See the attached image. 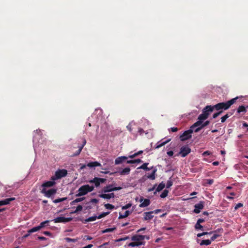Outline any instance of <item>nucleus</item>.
Instances as JSON below:
<instances>
[{
    "mask_svg": "<svg viewBox=\"0 0 248 248\" xmlns=\"http://www.w3.org/2000/svg\"><path fill=\"white\" fill-rule=\"evenodd\" d=\"M170 140V139H169L168 140H166L164 141H158L156 144V146L155 147V149H158L160 148L161 147L165 145L166 144H167L168 142H169Z\"/></svg>",
    "mask_w": 248,
    "mask_h": 248,
    "instance_id": "nucleus-18",
    "label": "nucleus"
},
{
    "mask_svg": "<svg viewBox=\"0 0 248 248\" xmlns=\"http://www.w3.org/2000/svg\"><path fill=\"white\" fill-rule=\"evenodd\" d=\"M219 235L217 234H214L211 238V241H214L216 239H217Z\"/></svg>",
    "mask_w": 248,
    "mask_h": 248,
    "instance_id": "nucleus-48",
    "label": "nucleus"
},
{
    "mask_svg": "<svg viewBox=\"0 0 248 248\" xmlns=\"http://www.w3.org/2000/svg\"><path fill=\"white\" fill-rule=\"evenodd\" d=\"M65 240L67 242H75L77 241L76 239H72L70 238L66 237L65 238Z\"/></svg>",
    "mask_w": 248,
    "mask_h": 248,
    "instance_id": "nucleus-47",
    "label": "nucleus"
},
{
    "mask_svg": "<svg viewBox=\"0 0 248 248\" xmlns=\"http://www.w3.org/2000/svg\"><path fill=\"white\" fill-rule=\"evenodd\" d=\"M43 233L47 236H50L51 234L49 232H47V231L44 232H43Z\"/></svg>",
    "mask_w": 248,
    "mask_h": 248,
    "instance_id": "nucleus-60",
    "label": "nucleus"
},
{
    "mask_svg": "<svg viewBox=\"0 0 248 248\" xmlns=\"http://www.w3.org/2000/svg\"><path fill=\"white\" fill-rule=\"evenodd\" d=\"M130 171V169L129 168H125L124 169H123L122 170L119 172L120 175H127L129 173Z\"/></svg>",
    "mask_w": 248,
    "mask_h": 248,
    "instance_id": "nucleus-24",
    "label": "nucleus"
},
{
    "mask_svg": "<svg viewBox=\"0 0 248 248\" xmlns=\"http://www.w3.org/2000/svg\"><path fill=\"white\" fill-rule=\"evenodd\" d=\"M133 161H134V163H140L142 162L141 160L140 159H135V160H133Z\"/></svg>",
    "mask_w": 248,
    "mask_h": 248,
    "instance_id": "nucleus-61",
    "label": "nucleus"
},
{
    "mask_svg": "<svg viewBox=\"0 0 248 248\" xmlns=\"http://www.w3.org/2000/svg\"><path fill=\"white\" fill-rule=\"evenodd\" d=\"M208 114L203 111L202 113L199 116L198 120H200L202 122L203 120L206 119L208 118Z\"/></svg>",
    "mask_w": 248,
    "mask_h": 248,
    "instance_id": "nucleus-22",
    "label": "nucleus"
},
{
    "mask_svg": "<svg viewBox=\"0 0 248 248\" xmlns=\"http://www.w3.org/2000/svg\"><path fill=\"white\" fill-rule=\"evenodd\" d=\"M82 208H83L82 206L81 205H79L77 207L76 210L74 211L73 213H77L78 211H81L82 210Z\"/></svg>",
    "mask_w": 248,
    "mask_h": 248,
    "instance_id": "nucleus-40",
    "label": "nucleus"
},
{
    "mask_svg": "<svg viewBox=\"0 0 248 248\" xmlns=\"http://www.w3.org/2000/svg\"><path fill=\"white\" fill-rule=\"evenodd\" d=\"M210 153L209 151H205L203 154L202 155L203 156H206L209 155Z\"/></svg>",
    "mask_w": 248,
    "mask_h": 248,
    "instance_id": "nucleus-58",
    "label": "nucleus"
},
{
    "mask_svg": "<svg viewBox=\"0 0 248 248\" xmlns=\"http://www.w3.org/2000/svg\"><path fill=\"white\" fill-rule=\"evenodd\" d=\"M106 181V179L104 178L95 177L92 180L89 181L90 183H94L96 187L98 186L100 183H103Z\"/></svg>",
    "mask_w": 248,
    "mask_h": 248,
    "instance_id": "nucleus-7",
    "label": "nucleus"
},
{
    "mask_svg": "<svg viewBox=\"0 0 248 248\" xmlns=\"http://www.w3.org/2000/svg\"><path fill=\"white\" fill-rule=\"evenodd\" d=\"M122 188L120 186L119 187H115L114 186V191L115 190H121Z\"/></svg>",
    "mask_w": 248,
    "mask_h": 248,
    "instance_id": "nucleus-62",
    "label": "nucleus"
},
{
    "mask_svg": "<svg viewBox=\"0 0 248 248\" xmlns=\"http://www.w3.org/2000/svg\"><path fill=\"white\" fill-rule=\"evenodd\" d=\"M67 198H59L53 201V202L57 203L65 201Z\"/></svg>",
    "mask_w": 248,
    "mask_h": 248,
    "instance_id": "nucleus-37",
    "label": "nucleus"
},
{
    "mask_svg": "<svg viewBox=\"0 0 248 248\" xmlns=\"http://www.w3.org/2000/svg\"><path fill=\"white\" fill-rule=\"evenodd\" d=\"M15 200V198H10L0 201V206L8 204L11 202L14 201ZM4 210V208L0 209V212H2Z\"/></svg>",
    "mask_w": 248,
    "mask_h": 248,
    "instance_id": "nucleus-8",
    "label": "nucleus"
},
{
    "mask_svg": "<svg viewBox=\"0 0 248 248\" xmlns=\"http://www.w3.org/2000/svg\"><path fill=\"white\" fill-rule=\"evenodd\" d=\"M97 218H98V216H93L90 217H88V218L86 219L85 220V221L86 222H90V221H95Z\"/></svg>",
    "mask_w": 248,
    "mask_h": 248,
    "instance_id": "nucleus-30",
    "label": "nucleus"
},
{
    "mask_svg": "<svg viewBox=\"0 0 248 248\" xmlns=\"http://www.w3.org/2000/svg\"><path fill=\"white\" fill-rule=\"evenodd\" d=\"M48 222H49V221H48V220H46V221H43V222H41V223L40 224V225H39V226H38V227H39L40 230L41 228H42L44 227V226H45V224H46V223H47Z\"/></svg>",
    "mask_w": 248,
    "mask_h": 248,
    "instance_id": "nucleus-42",
    "label": "nucleus"
},
{
    "mask_svg": "<svg viewBox=\"0 0 248 248\" xmlns=\"http://www.w3.org/2000/svg\"><path fill=\"white\" fill-rule=\"evenodd\" d=\"M103 191L105 193L109 192L114 191V186L112 185H109L104 187Z\"/></svg>",
    "mask_w": 248,
    "mask_h": 248,
    "instance_id": "nucleus-17",
    "label": "nucleus"
},
{
    "mask_svg": "<svg viewBox=\"0 0 248 248\" xmlns=\"http://www.w3.org/2000/svg\"><path fill=\"white\" fill-rule=\"evenodd\" d=\"M138 132L140 135H141V134H142L144 132V130L142 128L139 127V128H138Z\"/></svg>",
    "mask_w": 248,
    "mask_h": 248,
    "instance_id": "nucleus-53",
    "label": "nucleus"
},
{
    "mask_svg": "<svg viewBox=\"0 0 248 248\" xmlns=\"http://www.w3.org/2000/svg\"><path fill=\"white\" fill-rule=\"evenodd\" d=\"M153 213L154 212L152 211L144 213V219L145 220H150L152 219L154 217V216L153 215Z\"/></svg>",
    "mask_w": 248,
    "mask_h": 248,
    "instance_id": "nucleus-13",
    "label": "nucleus"
},
{
    "mask_svg": "<svg viewBox=\"0 0 248 248\" xmlns=\"http://www.w3.org/2000/svg\"><path fill=\"white\" fill-rule=\"evenodd\" d=\"M193 132V130L191 128L189 130L185 131L180 137L181 140L182 141H185L190 138Z\"/></svg>",
    "mask_w": 248,
    "mask_h": 248,
    "instance_id": "nucleus-4",
    "label": "nucleus"
},
{
    "mask_svg": "<svg viewBox=\"0 0 248 248\" xmlns=\"http://www.w3.org/2000/svg\"><path fill=\"white\" fill-rule=\"evenodd\" d=\"M93 246V245L89 244V245H87V246H85L82 248H91Z\"/></svg>",
    "mask_w": 248,
    "mask_h": 248,
    "instance_id": "nucleus-64",
    "label": "nucleus"
},
{
    "mask_svg": "<svg viewBox=\"0 0 248 248\" xmlns=\"http://www.w3.org/2000/svg\"><path fill=\"white\" fill-rule=\"evenodd\" d=\"M230 116V115H229L228 114L225 115L224 116H223V117H221V121L222 123H224L226 120L229 118V117Z\"/></svg>",
    "mask_w": 248,
    "mask_h": 248,
    "instance_id": "nucleus-45",
    "label": "nucleus"
},
{
    "mask_svg": "<svg viewBox=\"0 0 248 248\" xmlns=\"http://www.w3.org/2000/svg\"><path fill=\"white\" fill-rule=\"evenodd\" d=\"M67 174V171L66 170H59L55 172L54 176L51 177V179L53 181L57 180L65 177Z\"/></svg>",
    "mask_w": 248,
    "mask_h": 248,
    "instance_id": "nucleus-3",
    "label": "nucleus"
},
{
    "mask_svg": "<svg viewBox=\"0 0 248 248\" xmlns=\"http://www.w3.org/2000/svg\"><path fill=\"white\" fill-rule=\"evenodd\" d=\"M133 125H135V124L133 123H130L129 124L126 126L127 129L130 132H132V126Z\"/></svg>",
    "mask_w": 248,
    "mask_h": 248,
    "instance_id": "nucleus-35",
    "label": "nucleus"
},
{
    "mask_svg": "<svg viewBox=\"0 0 248 248\" xmlns=\"http://www.w3.org/2000/svg\"><path fill=\"white\" fill-rule=\"evenodd\" d=\"M99 196L100 198L106 199H110L111 198H114V194L113 193H111L109 194H100Z\"/></svg>",
    "mask_w": 248,
    "mask_h": 248,
    "instance_id": "nucleus-14",
    "label": "nucleus"
},
{
    "mask_svg": "<svg viewBox=\"0 0 248 248\" xmlns=\"http://www.w3.org/2000/svg\"><path fill=\"white\" fill-rule=\"evenodd\" d=\"M204 222V219H199L197 222V223H199V224H201V223Z\"/></svg>",
    "mask_w": 248,
    "mask_h": 248,
    "instance_id": "nucleus-63",
    "label": "nucleus"
},
{
    "mask_svg": "<svg viewBox=\"0 0 248 248\" xmlns=\"http://www.w3.org/2000/svg\"><path fill=\"white\" fill-rule=\"evenodd\" d=\"M170 140V139H169L168 140H166L164 141H158L156 144V146L155 147V149H158L160 148L161 147L165 145L166 144H167L168 142H169Z\"/></svg>",
    "mask_w": 248,
    "mask_h": 248,
    "instance_id": "nucleus-19",
    "label": "nucleus"
},
{
    "mask_svg": "<svg viewBox=\"0 0 248 248\" xmlns=\"http://www.w3.org/2000/svg\"><path fill=\"white\" fill-rule=\"evenodd\" d=\"M131 206V204L130 203H128L125 205L123 207V209H126L127 208H129Z\"/></svg>",
    "mask_w": 248,
    "mask_h": 248,
    "instance_id": "nucleus-50",
    "label": "nucleus"
},
{
    "mask_svg": "<svg viewBox=\"0 0 248 248\" xmlns=\"http://www.w3.org/2000/svg\"><path fill=\"white\" fill-rule=\"evenodd\" d=\"M104 206L107 209L112 210L114 208V206L109 203L105 204Z\"/></svg>",
    "mask_w": 248,
    "mask_h": 248,
    "instance_id": "nucleus-38",
    "label": "nucleus"
},
{
    "mask_svg": "<svg viewBox=\"0 0 248 248\" xmlns=\"http://www.w3.org/2000/svg\"><path fill=\"white\" fill-rule=\"evenodd\" d=\"M129 215V211H126L124 214H120L119 218H123L127 217Z\"/></svg>",
    "mask_w": 248,
    "mask_h": 248,
    "instance_id": "nucleus-31",
    "label": "nucleus"
},
{
    "mask_svg": "<svg viewBox=\"0 0 248 248\" xmlns=\"http://www.w3.org/2000/svg\"><path fill=\"white\" fill-rule=\"evenodd\" d=\"M72 220V218L69 217V218H66L63 217H58L54 219L53 220V221L55 223H59V222H67Z\"/></svg>",
    "mask_w": 248,
    "mask_h": 248,
    "instance_id": "nucleus-10",
    "label": "nucleus"
},
{
    "mask_svg": "<svg viewBox=\"0 0 248 248\" xmlns=\"http://www.w3.org/2000/svg\"><path fill=\"white\" fill-rule=\"evenodd\" d=\"M209 124V121H206L204 124H202L201 127L197 128L195 130H194V131L195 132H198L200 130H201L202 128H203L204 126L207 125Z\"/></svg>",
    "mask_w": 248,
    "mask_h": 248,
    "instance_id": "nucleus-32",
    "label": "nucleus"
},
{
    "mask_svg": "<svg viewBox=\"0 0 248 248\" xmlns=\"http://www.w3.org/2000/svg\"><path fill=\"white\" fill-rule=\"evenodd\" d=\"M238 97H236L227 101V102L219 103L214 106H207L203 109V111L208 113L209 116L210 113L213 111L214 108L217 110L221 109L226 110L228 109L231 105L233 104L236 102V100L238 99Z\"/></svg>",
    "mask_w": 248,
    "mask_h": 248,
    "instance_id": "nucleus-1",
    "label": "nucleus"
},
{
    "mask_svg": "<svg viewBox=\"0 0 248 248\" xmlns=\"http://www.w3.org/2000/svg\"><path fill=\"white\" fill-rule=\"evenodd\" d=\"M195 227V229L197 230L199 229L202 230L203 228L202 226L201 225V224H199V223H196Z\"/></svg>",
    "mask_w": 248,
    "mask_h": 248,
    "instance_id": "nucleus-44",
    "label": "nucleus"
},
{
    "mask_svg": "<svg viewBox=\"0 0 248 248\" xmlns=\"http://www.w3.org/2000/svg\"><path fill=\"white\" fill-rule=\"evenodd\" d=\"M101 166V164L97 161L90 162L87 164V166L90 167V168L98 167V166Z\"/></svg>",
    "mask_w": 248,
    "mask_h": 248,
    "instance_id": "nucleus-21",
    "label": "nucleus"
},
{
    "mask_svg": "<svg viewBox=\"0 0 248 248\" xmlns=\"http://www.w3.org/2000/svg\"><path fill=\"white\" fill-rule=\"evenodd\" d=\"M86 143V140L84 139L83 142V144L81 146L79 147L78 150L77 151V152L73 155V156L78 155L80 154L81 152L83 147Z\"/></svg>",
    "mask_w": 248,
    "mask_h": 248,
    "instance_id": "nucleus-23",
    "label": "nucleus"
},
{
    "mask_svg": "<svg viewBox=\"0 0 248 248\" xmlns=\"http://www.w3.org/2000/svg\"><path fill=\"white\" fill-rule=\"evenodd\" d=\"M137 155H138V154H137L136 153L134 154L133 155H129V157L131 158H134L135 157L137 156Z\"/></svg>",
    "mask_w": 248,
    "mask_h": 248,
    "instance_id": "nucleus-55",
    "label": "nucleus"
},
{
    "mask_svg": "<svg viewBox=\"0 0 248 248\" xmlns=\"http://www.w3.org/2000/svg\"><path fill=\"white\" fill-rule=\"evenodd\" d=\"M246 108L244 106H240L237 109V112L238 113L246 112Z\"/></svg>",
    "mask_w": 248,
    "mask_h": 248,
    "instance_id": "nucleus-36",
    "label": "nucleus"
},
{
    "mask_svg": "<svg viewBox=\"0 0 248 248\" xmlns=\"http://www.w3.org/2000/svg\"><path fill=\"white\" fill-rule=\"evenodd\" d=\"M203 202H201L199 203L196 204L195 205V209L194 210V212L198 214L200 212L201 210L203 208Z\"/></svg>",
    "mask_w": 248,
    "mask_h": 248,
    "instance_id": "nucleus-12",
    "label": "nucleus"
},
{
    "mask_svg": "<svg viewBox=\"0 0 248 248\" xmlns=\"http://www.w3.org/2000/svg\"><path fill=\"white\" fill-rule=\"evenodd\" d=\"M202 122L200 120H199L197 122H196L195 123H194L191 127L190 128L193 130V131H194V130H195L197 128L201 127L202 125Z\"/></svg>",
    "mask_w": 248,
    "mask_h": 248,
    "instance_id": "nucleus-15",
    "label": "nucleus"
},
{
    "mask_svg": "<svg viewBox=\"0 0 248 248\" xmlns=\"http://www.w3.org/2000/svg\"><path fill=\"white\" fill-rule=\"evenodd\" d=\"M39 230H40L39 227H38V226H36V227H34L32 228V229L29 230L28 231V232H29V233H32L34 232H36Z\"/></svg>",
    "mask_w": 248,
    "mask_h": 248,
    "instance_id": "nucleus-34",
    "label": "nucleus"
},
{
    "mask_svg": "<svg viewBox=\"0 0 248 248\" xmlns=\"http://www.w3.org/2000/svg\"><path fill=\"white\" fill-rule=\"evenodd\" d=\"M141 203L140 205V207H145L148 206L150 203V201L148 199H144L143 198H141L140 200Z\"/></svg>",
    "mask_w": 248,
    "mask_h": 248,
    "instance_id": "nucleus-11",
    "label": "nucleus"
},
{
    "mask_svg": "<svg viewBox=\"0 0 248 248\" xmlns=\"http://www.w3.org/2000/svg\"><path fill=\"white\" fill-rule=\"evenodd\" d=\"M168 192H169V191L168 190L165 189L163 191V192L161 193V194L160 195L161 198H165L166 197H167L168 195Z\"/></svg>",
    "mask_w": 248,
    "mask_h": 248,
    "instance_id": "nucleus-39",
    "label": "nucleus"
},
{
    "mask_svg": "<svg viewBox=\"0 0 248 248\" xmlns=\"http://www.w3.org/2000/svg\"><path fill=\"white\" fill-rule=\"evenodd\" d=\"M144 239L145 237L142 236V235H135L131 237V240L133 241L145 243Z\"/></svg>",
    "mask_w": 248,
    "mask_h": 248,
    "instance_id": "nucleus-9",
    "label": "nucleus"
},
{
    "mask_svg": "<svg viewBox=\"0 0 248 248\" xmlns=\"http://www.w3.org/2000/svg\"><path fill=\"white\" fill-rule=\"evenodd\" d=\"M190 151L191 149L187 145L183 146L180 148L179 155H180L182 157H184L189 154Z\"/></svg>",
    "mask_w": 248,
    "mask_h": 248,
    "instance_id": "nucleus-5",
    "label": "nucleus"
},
{
    "mask_svg": "<svg viewBox=\"0 0 248 248\" xmlns=\"http://www.w3.org/2000/svg\"><path fill=\"white\" fill-rule=\"evenodd\" d=\"M116 230V228H108L102 231V233H105L109 232H112Z\"/></svg>",
    "mask_w": 248,
    "mask_h": 248,
    "instance_id": "nucleus-33",
    "label": "nucleus"
},
{
    "mask_svg": "<svg viewBox=\"0 0 248 248\" xmlns=\"http://www.w3.org/2000/svg\"><path fill=\"white\" fill-rule=\"evenodd\" d=\"M148 164H149L148 163H145L143 164H142L141 166L139 167L138 168V169H143V170H149L151 169H153V167H152L151 168H148L147 167Z\"/></svg>",
    "mask_w": 248,
    "mask_h": 248,
    "instance_id": "nucleus-26",
    "label": "nucleus"
},
{
    "mask_svg": "<svg viewBox=\"0 0 248 248\" xmlns=\"http://www.w3.org/2000/svg\"><path fill=\"white\" fill-rule=\"evenodd\" d=\"M41 192L44 194L45 196L47 198H50L52 196L55 195L57 192V190L56 189H50L48 190H46L45 188H43Z\"/></svg>",
    "mask_w": 248,
    "mask_h": 248,
    "instance_id": "nucleus-6",
    "label": "nucleus"
},
{
    "mask_svg": "<svg viewBox=\"0 0 248 248\" xmlns=\"http://www.w3.org/2000/svg\"><path fill=\"white\" fill-rule=\"evenodd\" d=\"M94 189L93 186L89 185H85L80 187L78 190V193L76 194V196L79 197L84 196L88 193L92 191Z\"/></svg>",
    "mask_w": 248,
    "mask_h": 248,
    "instance_id": "nucleus-2",
    "label": "nucleus"
},
{
    "mask_svg": "<svg viewBox=\"0 0 248 248\" xmlns=\"http://www.w3.org/2000/svg\"><path fill=\"white\" fill-rule=\"evenodd\" d=\"M172 185V182L170 178L167 181L166 187L167 188H170Z\"/></svg>",
    "mask_w": 248,
    "mask_h": 248,
    "instance_id": "nucleus-43",
    "label": "nucleus"
},
{
    "mask_svg": "<svg viewBox=\"0 0 248 248\" xmlns=\"http://www.w3.org/2000/svg\"><path fill=\"white\" fill-rule=\"evenodd\" d=\"M55 184V182L54 181H47L44 183H43L42 185L43 187H51L53 186Z\"/></svg>",
    "mask_w": 248,
    "mask_h": 248,
    "instance_id": "nucleus-20",
    "label": "nucleus"
},
{
    "mask_svg": "<svg viewBox=\"0 0 248 248\" xmlns=\"http://www.w3.org/2000/svg\"><path fill=\"white\" fill-rule=\"evenodd\" d=\"M98 202V201L96 199H93L91 201V202L96 203Z\"/></svg>",
    "mask_w": 248,
    "mask_h": 248,
    "instance_id": "nucleus-56",
    "label": "nucleus"
},
{
    "mask_svg": "<svg viewBox=\"0 0 248 248\" xmlns=\"http://www.w3.org/2000/svg\"><path fill=\"white\" fill-rule=\"evenodd\" d=\"M167 155L170 156H171L173 155V152L172 151H169L167 153Z\"/></svg>",
    "mask_w": 248,
    "mask_h": 248,
    "instance_id": "nucleus-54",
    "label": "nucleus"
},
{
    "mask_svg": "<svg viewBox=\"0 0 248 248\" xmlns=\"http://www.w3.org/2000/svg\"><path fill=\"white\" fill-rule=\"evenodd\" d=\"M127 158V157L124 156H122L117 157L115 160V164L116 165L120 164L122 163V162H123Z\"/></svg>",
    "mask_w": 248,
    "mask_h": 248,
    "instance_id": "nucleus-16",
    "label": "nucleus"
},
{
    "mask_svg": "<svg viewBox=\"0 0 248 248\" xmlns=\"http://www.w3.org/2000/svg\"><path fill=\"white\" fill-rule=\"evenodd\" d=\"M156 169H154V170H153V172L152 173L148 175L147 176V177L148 178L150 179H151V180H154L155 179V173L156 172Z\"/></svg>",
    "mask_w": 248,
    "mask_h": 248,
    "instance_id": "nucleus-27",
    "label": "nucleus"
},
{
    "mask_svg": "<svg viewBox=\"0 0 248 248\" xmlns=\"http://www.w3.org/2000/svg\"><path fill=\"white\" fill-rule=\"evenodd\" d=\"M222 113V111H219L218 112H217V113H215L213 116V117L214 118H217L219 115H220L221 113Z\"/></svg>",
    "mask_w": 248,
    "mask_h": 248,
    "instance_id": "nucleus-52",
    "label": "nucleus"
},
{
    "mask_svg": "<svg viewBox=\"0 0 248 248\" xmlns=\"http://www.w3.org/2000/svg\"><path fill=\"white\" fill-rule=\"evenodd\" d=\"M85 198H79L75 199L74 201L72 202L73 203H77L78 202H80L84 200Z\"/></svg>",
    "mask_w": 248,
    "mask_h": 248,
    "instance_id": "nucleus-46",
    "label": "nucleus"
},
{
    "mask_svg": "<svg viewBox=\"0 0 248 248\" xmlns=\"http://www.w3.org/2000/svg\"><path fill=\"white\" fill-rule=\"evenodd\" d=\"M211 243V241L210 240L207 239V240H202L200 243V245L201 246L204 245L208 246V245H210Z\"/></svg>",
    "mask_w": 248,
    "mask_h": 248,
    "instance_id": "nucleus-29",
    "label": "nucleus"
},
{
    "mask_svg": "<svg viewBox=\"0 0 248 248\" xmlns=\"http://www.w3.org/2000/svg\"><path fill=\"white\" fill-rule=\"evenodd\" d=\"M242 206H243V204H242V203H237V204L235 205V207H234V209H235V210H237V209H238L239 208H240V207H242Z\"/></svg>",
    "mask_w": 248,
    "mask_h": 248,
    "instance_id": "nucleus-49",
    "label": "nucleus"
},
{
    "mask_svg": "<svg viewBox=\"0 0 248 248\" xmlns=\"http://www.w3.org/2000/svg\"><path fill=\"white\" fill-rule=\"evenodd\" d=\"M144 245V243H140L133 241V242L130 243L128 244V246L131 247H138L140 245Z\"/></svg>",
    "mask_w": 248,
    "mask_h": 248,
    "instance_id": "nucleus-25",
    "label": "nucleus"
},
{
    "mask_svg": "<svg viewBox=\"0 0 248 248\" xmlns=\"http://www.w3.org/2000/svg\"><path fill=\"white\" fill-rule=\"evenodd\" d=\"M207 183L209 185L212 184L214 182L213 179H207Z\"/></svg>",
    "mask_w": 248,
    "mask_h": 248,
    "instance_id": "nucleus-57",
    "label": "nucleus"
},
{
    "mask_svg": "<svg viewBox=\"0 0 248 248\" xmlns=\"http://www.w3.org/2000/svg\"><path fill=\"white\" fill-rule=\"evenodd\" d=\"M109 214V212L102 213V214H101L100 215H99L98 216V219H100L103 217H105V216L108 215Z\"/></svg>",
    "mask_w": 248,
    "mask_h": 248,
    "instance_id": "nucleus-41",
    "label": "nucleus"
},
{
    "mask_svg": "<svg viewBox=\"0 0 248 248\" xmlns=\"http://www.w3.org/2000/svg\"><path fill=\"white\" fill-rule=\"evenodd\" d=\"M165 186V185L163 182H161L159 184V185L157 186L156 188V191H160L162 190Z\"/></svg>",
    "mask_w": 248,
    "mask_h": 248,
    "instance_id": "nucleus-28",
    "label": "nucleus"
},
{
    "mask_svg": "<svg viewBox=\"0 0 248 248\" xmlns=\"http://www.w3.org/2000/svg\"><path fill=\"white\" fill-rule=\"evenodd\" d=\"M128 238V237L126 236V237H125L124 238H121L118 239V240H116V241L117 242H120V241H125V240H127Z\"/></svg>",
    "mask_w": 248,
    "mask_h": 248,
    "instance_id": "nucleus-51",
    "label": "nucleus"
},
{
    "mask_svg": "<svg viewBox=\"0 0 248 248\" xmlns=\"http://www.w3.org/2000/svg\"><path fill=\"white\" fill-rule=\"evenodd\" d=\"M171 131L173 132H175L178 131V128L177 127H171Z\"/></svg>",
    "mask_w": 248,
    "mask_h": 248,
    "instance_id": "nucleus-59",
    "label": "nucleus"
}]
</instances>
